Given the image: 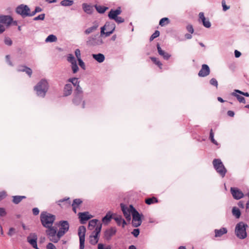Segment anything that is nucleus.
Returning a JSON list of instances; mask_svg holds the SVG:
<instances>
[{
	"instance_id": "f257e3e1",
	"label": "nucleus",
	"mask_w": 249,
	"mask_h": 249,
	"mask_svg": "<svg viewBox=\"0 0 249 249\" xmlns=\"http://www.w3.org/2000/svg\"><path fill=\"white\" fill-rule=\"evenodd\" d=\"M49 87V83L47 80L42 79L34 87V89L38 96L44 97Z\"/></svg>"
},
{
	"instance_id": "f03ea898",
	"label": "nucleus",
	"mask_w": 249,
	"mask_h": 249,
	"mask_svg": "<svg viewBox=\"0 0 249 249\" xmlns=\"http://www.w3.org/2000/svg\"><path fill=\"white\" fill-rule=\"evenodd\" d=\"M55 220V216L46 212H43L40 214V221L43 226L46 228L53 226Z\"/></svg>"
},
{
	"instance_id": "7ed1b4c3",
	"label": "nucleus",
	"mask_w": 249,
	"mask_h": 249,
	"mask_svg": "<svg viewBox=\"0 0 249 249\" xmlns=\"http://www.w3.org/2000/svg\"><path fill=\"white\" fill-rule=\"evenodd\" d=\"M47 229L46 233L49 240L54 243H57L61 236L59 234V231L57 232V227L51 226L49 228H47Z\"/></svg>"
},
{
	"instance_id": "20e7f679",
	"label": "nucleus",
	"mask_w": 249,
	"mask_h": 249,
	"mask_svg": "<svg viewBox=\"0 0 249 249\" xmlns=\"http://www.w3.org/2000/svg\"><path fill=\"white\" fill-rule=\"evenodd\" d=\"M248 227V225L243 222H240L236 224L235 228V233L238 238L244 239L247 237L246 228Z\"/></svg>"
},
{
	"instance_id": "39448f33",
	"label": "nucleus",
	"mask_w": 249,
	"mask_h": 249,
	"mask_svg": "<svg viewBox=\"0 0 249 249\" xmlns=\"http://www.w3.org/2000/svg\"><path fill=\"white\" fill-rule=\"evenodd\" d=\"M129 208H131V213L132 216V226L134 227H138L142 224V216L143 215L142 214H140L132 205L129 206Z\"/></svg>"
},
{
	"instance_id": "423d86ee",
	"label": "nucleus",
	"mask_w": 249,
	"mask_h": 249,
	"mask_svg": "<svg viewBox=\"0 0 249 249\" xmlns=\"http://www.w3.org/2000/svg\"><path fill=\"white\" fill-rule=\"evenodd\" d=\"M214 168L216 172L222 177H224L227 172V169L224 167L221 160L215 159L213 161Z\"/></svg>"
},
{
	"instance_id": "0eeeda50",
	"label": "nucleus",
	"mask_w": 249,
	"mask_h": 249,
	"mask_svg": "<svg viewBox=\"0 0 249 249\" xmlns=\"http://www.w3.org/2000/svg\"><path fill=\"white\" fill-rule=\"evenodd\" d=\"M116 26L114 23L111 21H107L105 25L101 28V34L106 35V36H109L115 30Z\"/></svg>"
},
{
	"instance_id": "6e6552de",
	"label": "nucleus",
	"mask_w": 249,
	"mask_h": 249,
	"mask_svg": "<svg viewBox=\"0 0 249 249\" xmlns=\"http://www.w3.org/2000/svg\"><path fill=\"white\" fill-rule=\"evenodd\" d=\"M86 231V229L84 226H81L79 227L78 234L80 242L79 249H84L85 248L84 244Z\"/></svg>"
},
{
	"instance_id": "1a4fd4ad",
	"label": "nucleus",
	"mask_w": 249,
	"mask_h": 249,
	"mask_svg": "<svg viewBox=\"0 0 249 249\" xmlns=\"http://www.w3.org/2000/svg\"><path fill=\"white\" fill-rule=\"evenodd\" d=\"M30 11V8L27 5L24 4L19 5L16 9V13L21 15L22 18L28 17Z\"/></svg>"
},
{
	"instance_id": "9d476101",
	"label": "nucleus",
	"mask_w": 249,
	"mask_h": 249,
	"mask_svg": "<svg viewBox=\"0 0 249 249\" xmlns=\"http://www.w3.org/2000/svg\"><path fill=\"white\" fill-rule=\"evenodd\" d=\"M57 225L60 226L58 230L59 234L62 237L69 231V223L67 221L62 220L60 221Z\"/></svg>"
},
{
	"instance_id": "9b49d317",
	"label": "nucleus",
	"mask_w": 249,
	"mask_h": 249,
	"mask_svg": "<svg viewBox=\"0 0 249 249\" xmlns=\"http://www.w3.org/2000/svg\"><path fill=\"white\" fill-rule=\"evenodd\" d=\"M16 25L17 22L13 21L12 17L9 15H0V23L2 25H4L6 27H9L12 22Z\"/></svg>"
},
{
	"instance_id": "f8f14e48",
	"label": "nucleus",
	"mask_w": 249,
	"mask_h": 249,
	"mask_svg": "<svg viewBox=\"0 0 249 249\" xmlns=\"http://www.w3.org/2000/svg\"><path fill=\"white\" fill-rule=\"evenodd\" d=\"M121 210L122 211L127 221H129L131 219V208L128 209L127 207L124 203H121L120 204Z\"/></svg>"
},
{
	"instance_id": "ddd939ff",
	"label": "nucleus",
	"mask_w": 249,
	"mask_h": 249,
	"mask_svg": "<svg viewBox=\"0 0 249 249\" xmlns=\"http://www.w3.org/2000/svg\"><path fill=\"white\" fill-rule=\"evenodd\" d=\"M121 13L122 10L120 7H118L115 10L111 9L108 14V17L110 19L115 20Z\"/></svg>"
},
{
	"instance_id": "4468645a",
	"label": "nucleus",
	"mask_w": 249,
	"mask_h": 249,
	"mask_svg": "<svg viewBox=\"0 0 249 249\" xmlns=\"http://www.w3.org/2000/svg\"><path fill=\"white\" fill-rule=\"evenodd\" d=\"M210 73V69L208 65L206 64H203L201 69L198 73L199 77H206L208 76Z\"/></svg>"
},
{
	"instance_id": "2eb2a0df",
	"label": "nucleus",
	"mask_w": 249,
	"mask_h": 249,
	"mask_svg": "<svg viewBox=\"0 0 249 249\" xmlns=\"http://www.w3.org/2000/svg\"><path fill=\"white\" fill-rule=\"evenodd\" d=\"M199 20L202 22L203 25L207 28H209L211 26V23L210 22L209 19H206L204 16V14L203 12H200L199 13Z\"/></svg>"
},
{
	"instance_id": "dca6fc26",
	"label": "nucleus",
	"mask_w": 249,
	"mask_h": 249,
	"mask_svg": "<svg viewBox=\"0 0 249 249\" xmlns=\"http://www.w3.org/2000/svg\"><path fill=\"white\" fill-rule=\"evenodd\" d=\"M231 192L233 198L235 199H239L244 196L243 193L236 188L231 187Z\"/></svg>"
},
{
	"instance_id": "f3484780",
	"label": "nucleus",
	"mask_w": 249,
	"mask_h": 249,
	"mask_svg": "<svg viewBox=\"0 0 249 249\" xmlns=\"http://www.w3.org/2000/svg\"><path fill=\"white\" fill-rule=\"evenodd\" d=\"M78 216L81 224L85 223L87 221L92 217V215L89 214L88 212L79 213Z\"/></svg>"
},
{
	"instance_id": "a211bd4d",
	"label": "nucleus",
	"mask_w": 249,
	"mask_h": 249,
	"mask_svg": "<svg viewBox=\"0 0 249 249\" xmlns=\"http://www.w3.org/2000/svg\"><path fill=\"white\" fill-rule=\"evenodd\" d=\"M116 232V229L115 228L111 227L107 229L104 233V237L107 240L111 239V237L113 236Z\"/></svg>"
},
{
	"instance_id": "6ab92c4d",
	"label": "nucleus",
	"mask_w": 249,
	"mask_h": 249,
	"mask_svg": "<svg viewBox=\"0 0 249 249\" xmlns=\"http://www.w3.org/2000/svg\"><path fill=\"white\" fill-rule=\"evenodd\" d=\"M157 47L159 54L162 56L165 60H168L170 58L171 55L162 50L159 43H157Z\"/></svg>"
},
{
	"instance_id": "aec40b11",
	"label": "nucleus",
	"mask_w": 249,
	"mask_h": 249,
	"mask_svg": "<svg viewBox=\"0 0 249 249\" xmlns=\"http://www.w3.org/2000/svg\"><path fill=\"white\" fill-rule=\"evenodd\" d=\"M116 214L113 213L110 211L108 212L106 215L103 217L102 221L105 224H108L111 220L113 219V216L115 215Z\"/></svg>"
},
{
	"instance_id": "412c9836",
	"label": "nucleus",
	"mask_w": 249,
	"mask_h": 249,
	"mask_svg": "<svg viewBox=\"0 0 249 249\" xmlns=\"http://www.w3.org/2000/svg\"><path fill=\"white\" fill-rule=\"evenodd\" d=\"M71 84H67L65 85L63 90L64 96H68L70 95L72 92Z\"/></svg>"
},
{
	"instance_id": "4be33fe9",
	"label": "nucleus",
	"mask_w": 249,
	"mask_h": 249,
	"mask_svg": "<svg viewBox=\"0 0 249 249\" xmlns=\"http://www.w3.org/2000/svg\"><path fill=\"white\" fill-rule=\"evenodd\" d=\"M227 232H228V231L226 228H221L219 230L215 229L214 230L215 236L216 237H221L223 234L227 233Z\"/></svg>"
},
{
	"instance_id": "5701e85b",
	"label": "nucleus",
	"mask_w": 249,
	"mask_h": 249,
	"mask_svg": "<svg viewBox=\"0 0 249 249\" xmlns=\"http://www.w3.org/2000/svg\"><path fill=\"white\" fill-rule=\"evenodd\" d=\"M102 227V225L100 222H99L98 220L94 219V232L100 233L101 231Z\"/></svg>"
},
{
	"instance_id": "b1692460",
	"label": "nucleus",
	"mask_w": 249,
	"mask_h": 249,
	"mask_svg": "<svg viewBox=\"0 0 249 249\" xmlns=\"http://www.w3.org/2000/svg\"><path fill=\"white\" fill-rule=\"evenodd\" d=\"M83 9L85 12L88 14H90L92 13L93 11V7L92 6L90 5H88L86 3H83Z\"/></svg>"
},
{
	"instance_id": "393cba45",
	"label": "nucleus",
	"mask_w": 249,
	"mask_h": 249,
	"mask_svg": "<svg viewBox=\"0 0 249 249\" xmlns=\"http://www.w3.org/2000/svg\"><path fill=\"white\" fill-rule=\"evenodd\" d=\"M94 8L96 9L97 11L100 14H103L105 12V11L108 9V7L102 6V5H98L97 4L94 5Z\"/></svg>"
},
{
	"instance_id": "a878e982",
	"label": "nucleus",
	"mask_w": 249,
	"mask_h": 249,
	"mask_svg": "<svg viewBox=\"0 0 249 249\" xmlns=\"http://www.w3.org/2000/svg\"><path fill=\"white\" fill-rule=\"evenodd\" d=\"M13 202L15 204H18L20 203L23 199L26 198L25 196H15L13 197Z\"/></svg>"
},
{
	"instance_id": "bb28decb",
	"label": "nucleus",
	"mask_w": 249,
	"mask_h": 249,
	"mask_svg": "<svg viewBox=\"0 0 249 249\" xmlns=\"http://www.w3.org/2000/svg\"><path fill=\"white\" fill-rule=\"evenodd\" d=\"M28 242L32 245V246L36 249H39L37 245V238H30L29 237L27 238Z\"/></svg>"
},
{
	"instance_id": "cd10ccee",
	"label": "nucleus",
	"mask_w": 249,
	"mask_h": 249,
	"mask_svg": "<svg viewBox=\"0 0 249 249\" xmlns=\"http://www.w3.org/2000/svg\"><path fill=\"white\" fill-rule=\"evenodd\" d=\"M238 93L235 91V89L234 90L233 92L231 93V95L234 97H236L238 101L240 103H242L244 104L246 103V100L245 98L238 94Z\"/></svg>"
},
{
	"instance_id": "c85d7f7f",
	"label": "nucleus",
	"mask_w": 249,
	"mask_h": 249,
	"mask_svg": "<svg viewBox=\"0 0 249 249\" xmlns=\"http://www.w3.org/2000/svg\"><path fill=\"white\" fill-rule=\"evenodd\" d=\"M94 60H96L99 63L103 62L105 59V56L103 54L99 53L94 55Z\"/></svg>"
},
{
	"instance_id": "c756f323",
	"label": "nucleus",
	"mask_w": 249,
	"mask_h": 249,
	"mask_svg": "<svg viewBox=\"0 0 249 249\" xmlns=\"http://www.w3.org/2000/svg\"><path fill=\"white\" fill-rule=\"evenodd\" d=\"M83 95H74L72 102L75 105H79L82 100Z\"/></svg>"
},
{
	"instance_id": "7c9ffc66",
	"label": "nucleus",
	"mask_w": 249,
	"mask_h": 249,
	"mask_svg": "<svg viewBox=\"0 0 249 249\" xmlns=\"http://www.w3.org/2000/svg\"><path fill=\"white\" fill-rule=\"evenodd\" d=\"M232 214L237 218H239L240 217L241 212L240 210L236 207L232 208Z\"/></svg>"
},
{
	"instance_id": "2f4dec72",
	"label": "nucleus",
	"mask_w": 249,
	"mask_h": 249,
	"mask_svg": "<svg viewBox=\"0 0 249 249\" xmlns=\"http://www.w3.org/2000/svg\"><path fill=\"white\" fill-rule=\"evenodd\" d=\"M57 40L56 36L53 35H50L45 39L46 42H54Z\"/></svg>"
},
{
	"instance_id": "473e14b6",
	"label": "nucleus",
	"mask_w": 249,
	"mask_h": 249,
	"mask_svg": "<svg viewBox=\"0 0 249 249\" xmlns=\"http://www.w3.org/2000/svg\"><path fill=\"white\" fill-rule=\"evenodd\" d=\"M158 199L155 197H149L145 200V202L148 205L158 202Z\"/></svg>"
},
{
	"instance_id": "72a5a7b5",
	"label": "nucleus",
	"mask_w": 249,
	"mask_h": 249,
	"mask_svg": "<svg viewBox=\"0 0 249 249\" xmlns=\"http://www.w3.org/2000/svg\"><path fill=\"white\" fill-rule=\"evenodd\" d=\"M73 3V1L71 0H63L60 2V4L63 6H70Z\"/></svg>"
},
{
	"instance_id": "f704fd0d",
	"label": "nucleus",
	"mask_w": 249,
	"mask_h": 249,
	"mask_svg": "<svg viewBox=\"0 0 249 249\" xmlns=\"http://www.w3.org/2000/svg\"><path fill=\"white\" fill-rule=\"evenodd\" d=\"M170 21L168 18H162L159 22V25L163 27L169 23Z\"/></svg>"
},
{
	"instance_id": "c9c22d12",
	"label": "nucleus",
	"mask_w": 249,
	"mask_h": 249,
	"mask_svg": "<svg viewBox=\"0 0 249 249\" xmlns=\"http://www.w3.org/2000/svg\"><path fill=\"white\" fill-rule=\"evenodd\" d=\"M68 82H71L74 87H77V85H79V81L78 79L77 78H71L68 79Z\"/></svg>"
},
{
	"instance_id": "e433bc0d",
	"label": "nucleus",
	"mask_w": 249,
	"mask_h": 249,
	"mask_svg": "<svg viewBox=\"0 0 249 249\" xmlns=\"http://www.w3.org/2000/svg\"><path fill=\"white\" fill-rule=\"evenodd\" d=\"M113 219H114L118 225L120 226L122 224L123 218L121 215L116 214L113 216Z\"/></svg>"
},
{
	"instance_id": "4c0bfd02",
	"label": "nucleus",
	"mask_w": 249,
	"mask_h": 249,
	"mask_svg": "<svg viewBox=\"0 0 249 249\" xmlns=\"http://www.w3.org/2000/svg\"><path fill=\"white\" fill-rule=\"evenodd\" d=\"M82 200L79 198L74 199L73 200V202L71 204V206H75L76 207H78L82 203Z\"/></svg>"
},
{
	"instance_id": "58836bf2",
	"label": "nucleus",
	"mask_w": 249,
	"mask_h": 249,
	"mask_svg": "<svg viewBox=\"0 0 249 249\" xmlns=\"http://www.w3.org/2000/svg\"><path fill=\"white\" fill-rule=\"evenodd\" d=\"M67 60L71 63V64H73L76 62V60L73 55L71 54H69L68 56Z\"/></svg>"
},
{
	"instance_id": "ea45409f",
	"label": "nucleus",
	"mask_w": 249,
	"mask_h": 249,
	"mask_svg": "<svg viewBox=\"0 0 249 249\" xmlns=\"http://www.w3.org/2000/svg\"><path fill=\"white\" fill-rule=\"evenodd\" d=\"M66 202V203L68 205H70V204H71V201L70 200V198L69 197H68V198H63V199H60V200H59L57 202V203L58 205L61 206L60 203H62V202Z\"/></svg>"
},
{
	"instance_id": "a19ab883",
	"label": "nucleus",
	"mask_w": 249,
	"mask_h": 249,
	"mask_svg": "<svg viewBox=\"0 0 249 249\" xmlns=\"http://www.w3.org/2000/svg\"><path fill=\"white\" fill-rule=\"evenodd\" d=\"M82 93L83 91L82 88L79 85H77V86L76 87V89L74 91V95H82Z\"/></svg>"
},
{
	"instance_id": "79ce46f5",
	"label": "nucleus",
	"mask_w": 249,
	"mask_h": 249,
	"mask_svg": "<svg viewBox=\"0 0 249 249\" xmlns=\"http://www.w3.org/2000/svg\"><path fill=\"white\" fill-rule=\"evenodd\" d=\"M210 139L213 144L215 145H218V143L217 142L214 140V133L213 132L212 129H211L210 133Z\"/></svg>"
},
{
	"instance_id": "37998d69",
	"label": "nucleus",
	"mask_w": 249,
	"mask_h": 249,
	"mask_svg": "<svg viewBox=\"0 0 249 249\" xmlns=\"http://www.w3.org/2000/svg\"><path fill=\"white\" fill-rule=\"evenodd\" d=\"M160 33L158 30H156L155 32L151 35L150 37V41H152L155 38L158 37L160 36Z\"/></svg>"
},
{
	"instance_id": "c03bdc74",
	"label": "nucleus",
	"mask_w": 249,
	"mask_h": 249,
	"mask_svg": "<svg viewBox=\"0 0 249 249\" xmlns=\"http://www.w3.org/2000/svg\"><path fill=\"white\" fill-rule=\"evenodd\" d=\"M151 60L161 69L162 64L159 60H158L156 57H151Z\"/></svg>"
},
{
	"instance_id": "a18cd8bd",
	"label": "nucleus",
	"mask_w": 249,
	"mask_h": 249,
	"mask_svg": "<svg viewBox=\"0 0 249 249\" xmlns=\"http://www.w3.org/2000/svg\"><path fill=\"white\" fill-rule=\"evenodd\" d=\"M45 17V14H41L39 15H38L37 17H36L34 18L33 20L34 21H37V20H43Z\"/></svg>"
},
{
	"instance_id": "49530a36",
	"label": "nucleus",
	"mask_w": 249,
	"mask_h": 249,
	"mask_svg": "<svg viewBox=\"0 0 249 249\" xmlns=\"http://www.w3.org/2000/svg\"><path fill=\"white\" fill-rule=\"evenodd\" d=\"M4 43L8 46H11L13 42L11 38L9 37H5L4 40Z\"/></svg>"
},
{
	"instance_id": "de8ad7c7",
	"label": "nucleus",
	"mask_w": 249,
	"mask_h": 249,
	"mask_svg": "<svg viewBox=\"0 0 249 249\" xmlns=\"http://www.w3.org/2000/svg\"><path fill=\"white\" fill-rule=\"evenodd\" d=\"M210 83L211 85L217 88L218 82L215 78H213L210 80Z\"/></svg>"
},
{
	"instance_id": "09e8293b",
	"label": "nucleus",
	"mask_w": 249,
	"mask_h": 249,
	"mask_svg": "<svg viewBox=\"0 0 249 249\" xmlns=\"http://www.w3.org/2000/svg\"><path fill=\"white\" fill-rule=\"evenodd\" d=\"M86 44L89 46H92L93 44V37H89L87 40Z\"/></svg>"
},
{
	"instance_id": "8fccbe9b",
	"label": "nucleus",
	"mask_w": 249,
	"mask_h": 249,
	"mask_svg": "<svg viewBox=\"0 0 249 249\" xmlns=\"http://www.w3.org/2000/svg\"><path fill=\"white\" fill-rule=\"evenodd\" d=\"M71 69L73 73H76L78 70V67L77 65V62L71 64Z\"/></svg>"
},
{
	"instance_id": "3c124183",
	"label": "nucleus",
	"mask_w": 249,
	"mask_h": 249,
	"mask_svg": "<svg viewBox=\"0 0 249 249\" xmlns=\"http://www.w3.org/2000/svg\"><path fill=\"white\" fill-rule=\"evenodd\" d=\"M221 3L223 11H226L230 9V6L226 5V1L225 0H222Z\"/></svg>"
},
{
	"instance_id": "603ef678",
	"label": "nucleus",
	"mask_w": 249,
	"mask_h": 249,
	"mask_svg": "<svg viewBox=\"0 0 249 249\" xmlns=\"http://www.w3.org/2000/svg\"><path fill=\"white\" fill-rule=\"evenodd\" d=\"M186 29L190 34H193L194 32L193 27L191 24H189L186 26Z\"/></svg>"
},
{
	"instance_id": "864d4df0",
	"label": "nucleus",
	"mask_w": 249,
	"mask_h": 249,
	"mask_svg": "<svg viewBox=\"0 0 249 249\" xmlns=\"http://www.w3.org/2000/svg\"><path fill=\"white\" fill-rule=\"evenodd\" d=\"M131 233L134 237H137L140 234V230L139 229H135Z\"/></svg>"
},
{
	"instance_id": "5fc2aeb1",
	"label": "nucleus",
	"mask_w": 249,
	"mask_h": 249,
	"mask_svg": "<svg viewBox=\"0 0 249 249\" xmlns=\"http://www.w3.org/2000/svg\"><path fill=\"white\" fill-rule=\"evenodd\" d=\"M75 55L77 59L78 60L79 59L81 58V53L79 49H77L75 51Z\"/></svg>"
},
{
	"instance_id": "6e6d98bb",
	"label": "nucleus",
	"mask_w": 249,
	"mask_h": 249,
	"mask_svg": "<svg viewBox=\"0 0 249 249\" xmlns=\"http://www.w3.org/2000/svg\"><path fill=\"white\" fill-rule=\"evenodd\" d=\"M235 91L239 94L245 96L246 97H249V93L248 92H244L238 89H235Z\"/></svg>"
},
{
	"instance_id": "4d7b16f0",
	"label": "nucleus",
	"mask_w": 249,
	"mask_h": 249,
	"mask_svg": "<svg viewBox=\"0 0 249 249\" xmlns=\"http://www.w3.org/2000/svg\"><path fill=\"white\" fill-rule=\"evenodd\" d=\"M15 233V229L14 228H10L9 230L8 235L10 236H13Z\"/></svg>"
},
{
	"instance_id": "13d9d810",
	"label": "nucleus",
	"mask_w": 249,
	"mask_h": 249,
	"mask_svg": "<svg viewBox=\"0 0 249 249\" xmlns=\"http://www.w3.org/2000/svg\"><path fill=\"white\" fill-rule=\"evenodd\" d=\"M117 23H121L124 21V19L121 17H118L114 20Z\"/></svg>"
},
{
	"instance_id": "bf43d9fd",
	"label": "nucleus",
	"mask_w": 249,
	"mask_h": 249,
	"mask_svg": "<svg viewBox=\"0 0 249 249\" xmlns=\"http://www.w3.org/2000/svg\"><path fill=\"white\" fill-rule=\"evenodd\" d=\"M25 72L30 76L31 77L32 74V70L29 67H26L25 68Z\"/></svg>"
},
{
	"instance_id": "052dcab7",
	"label": "nucleus",
	"mask_w": 249,
	"mask_h": 249,
	"mask_svg": "<svg viewBox=\"0 0 249 249\" xmlns=\"http://www.w3.org/2000/svg\"><path fill=\"white\" fill-rule=\"evenodd\" d=\"M47 249H56L55 246L52 243H49L46 246Z\"/></svg>"
},
{
	"instance_id": "680f3d73",
	"label": "nucleus",
	"mask_w": 249,
	"mask_h": 249,
	"mask_svg": "<svg viewBox=\"0 0 249 249\" xmlns=\"http://www.w3.org/2000/svg\"><path fill=\"white\" fill-rule=\"evenodd\" d=\"M78 61V62H79V65L83 69H85V63L83 61V60L81 59H79L78 60H77Z\"/></svg>"
},
{
	"instance_id": "e2e57ef3",
	"label": "nucleus",
	"mask_w": 249,
	"mask_h": 249,
	"mask_svg": "<svg viewBox=\"0 0 249 249\" xmlns=\"http://www.w3.org/2000/svg\"><path fill=\"white\" fill-rule=\"evenodd\" d=\"M5 58H6V62L8 64V65H9L10 66H13V64H12L11 61L10 59V55H6Z\"/></svg>"
},
{
	"instance_id": "0e129e2a",
	"label": "nucleus",
	"mask_w": 249,
	"mask_h": 249,
	"mask_svg": "<svg viewBox=\"0 0 249 249\" xmlns=\"http://www.w3.org/2000/svg\"><path fill=\"white\" fill-rule=\"evenodd\" d=\"M6 196V192L4 191L0 192V200H2L3 198H4Z\"/></svg>"
},
{
	"instance_id": "69168bd1",
	"label": "nucleus",
	"mask_w": 249,
	"mask_h": 249,
	"mask_svg": "<svg viewBox=\"0 0 249 249\" xmlns=\"http://www.w3.org/2000/svg\"><path fill=\"white\" fill-rule=\"evenodd\" d=\"M93 31V26L90 27L85 30V33L86 34H89Z\"/></svg>"
},
{
	"instance_id": "338daca9",
	"label": "nucleus",
	"mask_w": 249,
	"mask_h": 249,
	"mask_svg": "<svg viewBox=\"0 0 249 249\" xmlns=\"http://www.w3.org/2000/svg\"><path fill=\"white\" fill-rule=\"evenodd\" d=\"M33 213L35 215H37L39 214V210L37 208H34L33 209Z\"/></svg>"
},
{
	"instance_id": "774afa93",
	"label": "nucleus",
	"mask_w": 249,
	"mask_h": 249,
	"mask_svg": "<svg viewBox=\"0 0 249 249\" xmlns=\"http://www.w3.org/2000/svg\"><path fill=\"white\" fill-rule=\"evenodd\" d=\"M6 212L4 208H0V216H3L6 215Z\"/></svg>"
}]
</instances>
